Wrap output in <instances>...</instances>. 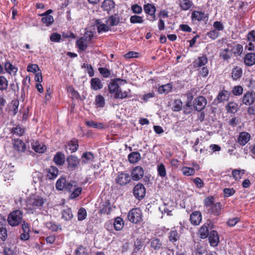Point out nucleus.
I'll list each match as a JSON object with an SVG mask.
<instances>
[{
	"instance_id": "nucleus-1",
	"label": "nucleus",
	"mask_w": 255,
	"mask_h": 255,
	"mask_svg": "<svg viewBox=\"0 0 255 255\" xmlns=\"http://www.w3.org/2000/svg\"><path fill=\"white\" fill-rule=\"evenodd\" d=\"M46 201V199L41 196L31 195L26 201V209L33 213L37 209L43 207Z\"/></svg>"
},
{
	"instance_id": "nucleus-2",
	"label": "nucleus",
	"mask_w": 255,
	"mask_h": 255,
	"mask_svg": "<svg viewBox=\"0 0 255 255\" xmlns=\"http://www.w3.org/2000/svg\"><path fill=\"white\" fill-rule=\"evenodd\" d=\"M124 82L120 79H116L112 80L109 84V90L110 93L114 94V97L116 99H124L128 97V93L130 91L122 92L119 89L120 85L122 84Z\"/></svg>"
},
{
	"instance_id": "nucleus-3",
	"label": "nucleus",
	"mask_w": 255,
	"mask_h": 255,
	"mask_svg": "<svg viewBox=\"0 0 255 255\" xmlns=\"http://www.w3.org/2000/svg\"><path fill=\"white\" fill-rule=\"evenodd\" d=\"M23 220V213L19 210L11 212L7 217L8 224L11 227H16L21 223Z\"/></svg>"
},
{
	"instance_id": "nucleus-4",
	"label": "nucleus",
	"mask_w": 255,
	"mask_h": 255,
	"mask_svg": "<svg viewBox=\"0 0 255 255\" xmlns=\"http://www.w3.org/2000/svg\"><path fill=\"white\" fill-rule=\"evenodd\" d=\"M93 34L91 31H87L84 36L77 40L76 45L79 50L85 51L87 49L93 37Z\"/></svg>"
},
{
	"instance_id": "nucleus-5",
	"label": "nucleus",
	"mask_w": 255,
	"mask_h": 255,
	"mask_svg": "<svg viewBox=\"0 0 255 255\" xmlns=\"http://www.w3.org/2000/svg\"><path fill=\"white\" fill-rule=\"evenodd\" d=\"M65 190L71 193L70 198L73 199L76 198L81 194L82 188L78 186L77 182L70 181L67 183Z\"/></svg>"
},
{
	"instance_id": "nucleus-6",
	"label": "nucleus",
	"mask_w": 255,
	"mask_h": 255,
	"mask_svg": "<svg viewBox=\"0 0 255 255\" xmlns=\"http://www.w3.org/2000/svg\"><path fill=\"white\" fill-rule=\"evenodd\" d=\"M116 183L120 186H125L131 181L129 174L125 172H118L115 179Z\"/></svg>"
},
{
	"instance_id": "nucleus-7",
	"label": "nucleus",
	"mask_w": 255,
	"mask_h": 255,
	"mask_svg": "<svg viewBox=\"0 0 255 255\" xmlns=\"http://www.w3.org/2000/svg\"><path fill=\"white\" fill-rule=\"evenodd\" d=\"M128 217L130 222L137 224L142 220L141 211L138 208L132 209L128 212Z\"/></svg>"
},
{
	"instance_id": "nucleus-8",
	"label": "nucleus",
	"mask_w": 255,
	"mask_h": 255,
	"mask_svg": "<svg viewBox=\"0 0 255 255\" xmlns=\"http://www.w3.org/2000/svg\"><path fill=\"white\" fill-rule=\"evenodd\" d=\"M133 193L134 197L138 199H142L145 195V189L143 184L138 183L133 188Z\"/></svg>"
},
{
	"instance_id": "nucleus-9",
	"label": "nucleus",
	"mask_w": 255,
	"mask_h": 255,
	"mask_svg": "<svg viewBox=\"0 0 255 255\" xmlns=\"http://www.w3.org/2000/svg\"><path fill=\"white\" fill-rule=\"evenodd\" d=\"M144 175V170L143 168L137 166L133 168L131 171V179L134 181H138L141 179Z\"/></svg>"
},
{
	"instance_id": "nucleus-10",
	"label": "nucleus",
	"mask_w": 255,
	"mask_h": 255,
	"mask_svg": "<svg viewBox=\"0 0 255 255\" xmlns=\"http://www.w3.org/2000/svg\"><path fill=\"white\" fill-rule=\"evenodd\" d=\"M255 100V93L254 92H247L242 98L243 104L246 105H251Z\"/></svg>"
},
{
	"instance_id": "nucleus-11",
	"label": "nucleus",
	"mask_w": 255,
	"mask_h": 255,
	"mask_svg": "<svg viewBox=\"0 0 255 255\" xmlns=\"http://www.w3.org/2000/svg\"><path fill=\"white\" fill-rule=\"evenodd\" d=\"M207 104V100L203 96L198 97L195 100V108L198 111H201L204 109Z\"/></svg>"
},
{
	"instance_id": "nucleus-12",
	"label": "nucleus",
	"mask_w": 255,
	"mask_h": 255,
	"mask_svg": "<svg viewBox=\"0 0 255 255\" xmlns=\"http://www.w3.org/2000/svg\"><path fill=\"white\" fill-rule=\"evenodd\" d=\"M94 159V156L91 152H86L84 153L81 157L80 164L84 165L86 164L92 163Z\"/></svg>"
},
{
	"instance_id": "nucleus-13",
	"label": "nucleus",
	"mask_w": 255,
	"mask_h": 255,
	"mask_svg": "<svg viewBox=\"0 0 255 255\" xmlns=\"http://www.w3.org/2000/svg\"><path fill=\"white\" fill-rule=\"evenodd\" d=\"M96 24L99 33L107 32L110 29L109 25L105 22V19L96 20Z\"/></svg>"
},
{
	"instance_id": "nucleus-14",
	"label": "nucleus",
	"mask_w": 255,
	"mask_h": 255,
	"mask_svg": "<svg viewBox=\"0 0 255 255\" xmlns=\"http://www.w3.org/2000/svg\"><path fill=\"white\" fill-rule=\"evenodd\" d=\"M209 241L210 245L212 247H216L219 242V237L216 231H212L209 235Z\"/></svg>"
},
{
	"instance_id": "nucleus-15",
	"label": "nucleus",
	"mask_w": 255,
	"mask_h": 255,
	"mask_svg": "<svg viewBox=\"0 0 255 255\" xmlns=\"http://www.w3.org/2000/svg\"><path fill=\"white\" fill-rule=\"evenodd\" d=\"M222 206L220 202H216L207 211L209 213L212 214L214 216H219L220 215L222 210Z\"/></svg>"
},
{
	"instance_id": "nucleus-16",
	"label": "nucleus",
	"mask_w": 255,
	"mask_h": 255,
	"mask_svg": "<svg viewBox=\"0 0 255 255\" xmlns=\"http://www.w3.org/2000/svg\"><path fill=\"white\" fill-rule=\"evenodd\" d=\"M143 9L145 11V12L151 16L153 18V19L152 20H155V11H156V8L155 6L151 3H147L146 4H144L143 6Z\"/></svg>"
},
{
	"instance_id": "nucleus-17",
	"label": "nucleus",
	"mask_w": 255,
	"mask_h": 255,
	"mask_svg": "<svg viewBox=\"0 0 255 255\" xmlns=\"http://www.w3.org/2000/svg\"><path fill=\"white\" fill-rule=\"evenodd\" d=\"M243 75L242 68L240 66H235L231 71V77L233 80L236 81L240 79Z\"/></svg>"
},
{
	"instance_id": "nucleus-18",
	"label": "nucleus",
	"mask_w": 255,
	"mask_h": 255,
	"mask_svg": "<svg viewBox=\"0 0 255 255\" xmlns=\"http://www.w3.org/2000/svg\"><path fill=\"white\" fill-rule=\"evenodd\" d=\"M201 220L202 215L199 211H195L190 215V221L193 225H199Z\"/></svg>"
},
{
	"instance_id": "nucleus-19",
	"label": "nucleus",
	"mask_w": 255,
	"mask_h": 255,
	"mask_svg": "<svg viewBox=\"0 0 255 255\" xmlns=\"http://www.w3.org/2000/svg\"><path fill=\"white\" fill-rule=\"evenodd\" d=\"M31 146L35 152L40 153H44L46 149V147L43 143L37 141H33L31 143Z\"/></svg>"
},
{
	"instance_id": "nucleus-20",
	"label": "nucleus",
	"mask_w": 255,
	"mask_h": 255,
	"mask_svg": "<svg viewBox=\"0 0 255 255\" xmlns=\"http://www.w3.org/2000/svg\"><path fill=\"white\" fill-rule=\"evenodd\" d=\"M67 161L69 168H75L79 164H80V161L75 156L71 155L67 157Z\"/></svg>"
},
{
	"instance_id": "nucleus-21",
	"label": "nucleus",
	"mask_w": 255,
	"mask_h": 255,
	"mask_svg": "<svg viewBox=\"0 0 255 255\" xmlns=\"http://www.w3.org/2000/svg\"><path fill=\"white\" fill-rule=\"evenodd\" d=\"M91 88L94 90L101 89L103 87V83L99 78H92L90 81Z\"/></svg>"
},
{
	"instance_id": "nucleus-22",
	"label": "nucleus",
	"mask_w": 255,
	"mask_h": 255,
	"mask_svg": "<svg viewBox=\"0 0 255 255\" xmlns=\"http://www.w3.org/2000/svg\"><path fill=\"white\" fill-rule=\"evenodd\" d=\"M251 138L250 134L247 132H242L240 133L238 137V142L242 145H245Z\"/></svg>"
},
{
	"instance_id": "nucleus-23",
	"label": "nucleus",
	"mask_w": 255,
	"mask_h": 255,
	"mask_svg": "<svg viewBox=\"0 0 255 255\" xmlns=\"http://www.w3.org/2000/svg\"><path fill=\"white\" fill-rule=\"evenodd\" d=\"M65 155L61 152H57L54 156L53 161L55 163L59 166L63 165L65 163Z\"/></svg>"
},
{
	"instance_id": "nucleus-24",
	"label": "nucleus",
	"mask_w": 255,
	"mask_h": 255,
	"mask_svg": "<svg viewBox=\"0 0 255 255\" xmlns=\"http://www.w3.org/2000/svg\"><path fill=\"white\" fill-rule=\"evenodd\" d=\"M244 62L248 66L254 65L255 64V53H248L244 58Z\"/></svg>"
},
{
	"instance_id": "nucleus-25",
	"label": "nucleus",
	"mask_w": 255,
	"mask_h": 255,
	"mask_svg": "<svg viewBox=\"0 0 255 255\" xmlns=\"http://www.w3.org/2000/svg\"><path fill=\"white\" fill-rule=\"evenodd\" d=\"M14 149L20 152H23L26 149L25 143L20 139H14L13 142Z\"/></svg>"
},
{
	"instance_id": "nucleus-26",
	"label": "nucleus",
	"mask_w": 255,
	"mask_h": 255,
	"mask_svg": "<svg viewBox=\"0 0 255 255\" xmlns=\"http://www.w3.org/2000/svg\"><path fill=\"white\" fill-rule=\"evenodd\" d=\"M140 154L138 152H132L128 155V159L130 163H135L140 160Z\"/></svg>"
},
{
	"instance_id": "nucleus-27",
	"label": "nucleus",
	"mask_w": 255,
	"mask_h": 255,
	"mask_svg": "<svg viewBox=\"0 0 255 255\" xmlns=\"http://www.w3.org/2000/svg\"><path fill=\"white\" fill-rule=\"evenodd\" d=\"M206 18L204 12L199 11H194L192 13L191 18L193 21H201Z\"/></svg>"
},
{
	"instance_id": "nucleus-28",
	"label": "nucleus",
	"mask_w": 255,
	"mask_h": 255,
	"mask_svg": "<svg viewBox=\"0 0 255 255\" xmlns=\"http://www.w3.org/2000/svg\"><path fill=\"white\" fill-rule=\"evenodd\" d=\"M102 7L104 10L109 11L114 8L115 3L112 0H105Z\"/></svg>"
},
{
	"instance_id": "nucleus-29",
	"label": "nucleus",
	"mask_w": 255,
	"mask_h": 255,
	"mask_svg": "<svg viewBox=\"0 0 255 255\" xmlns=\"http://www.w3.org/2000/svg\"><path fill=\"white\" fill-rule=\"evenodd\" d=\"M193 5V2L190 0H181L179 1V6L183 10H187Z\"/></svg>"
},
{
	"instance_id": "nucleus-30",
	"label": "nucleus",
	"mask_w": 255,
	"mask_h": 255,
	"mask_svg": "<svg viewBox=\"0 0 255 255\" xmlns=\"http://www.w3.org/2000/svg\"><path fill=\"white\" fill-rule=\"evenodd\" d=\"M105 22L110 27L118 25L119 23V18L115 16L112 15L107 18H105Z\"/></svg>"
},
{
	"instance_id": "nucleus-31",
	"label": "nucleus",
	"mask_w": 255,
	"mask_h": 255,
	"mask_svg": "<svg viewBox=\"0 0 255 255\" xmlns=\"http://www.w3.org/2000/svg\"><path fill=\"white\" fill-rule=\"evenodd\" d=\"M85 124L88 127L97 129H102L105 127L102 123H97L92 120L86 121Z\"/></svg>"
},
{
	"instance_id": "nucleus-32",
	"label": "nucleus",
	"mask_w": 255,
	"mask_h": 255,
	"mask_svg": "<svg viewBox=\"0 0 255 255\" xmlns=\"http://www.w3.org/2000/svg\"><path fill=\"white\" fill-rule=\"evenodd\" d=\"M67 183L65 178L61 177L56 182V188L58 190H65Z\"/></svg>"
},
{
	"instance_id": "nucleus-33",
	"label": "nucleus",
	"mask_w": 255,
	"mask_h": 255,
	"mask_svg": "<svg viewBox=\"0 0 255 255\" xmlns=\"http://www.w3.org/2000/svg\"><path fill=\"white\" fill-rule=\"evenodd\" d=\"M4 69L9 74H15L17 71V68L11 64L9 62H6L5 63Z\"/></svg>"
},
{
	"instance_id": "nucleus-34",
	"label": "nucleus",
	"mask_w": 255,
	"mask_h": 255,
	"mask_svg": "<svg viewBox=\"0 0 255 255\" xmlns=\"http://www.w3.org/2000/svg\"><path fill=\"white\" fill-rule=\"evenodd\" d=\"M172 88V86L170 84H167L164 85L159 86L158 89V92L161 94H166L171 92Z\"/></svg>"
},
{
	"instance_id": "nucleus-35",
	"label": "nucleus",
	"mask_w": 255,
	"mask_h": 255,
	"mask_svg": "<svg viewBox=\"0 0 255 255\" xmlns=\"http://www.w3.org/2000/svg\"><path fill=\"white\" fill-rule=\"evenodd\" d=\"M230 93L226 90L220 92L217 96V99L219 102L227 101L230 97Z\"/></svg>"
},
{
	"instance_id": "nucleus-36",
	"label": "nucleus",
	"mask_w": 255,
	"mask_h": 255,
	"mask_svg": "<svg viewBox=\"0 0 255 255\" xmlns=\"http://www.w3.org/2000/svg\"><path fill=\"white\" fill-rule=\"evenodd\" d=\"M204 204L205 208L208 210L214 204H215V198L212 196H208L204 199Z\"/></svg>"
},
{
	"instance_id": "nucleus-37",
	"label": "nucleus",
	"mask_w": 255,
	"mask_h": 255,
	"mask_svg": "<svg viewBox=\"0 0 255 255\" xmlns=\"http://www.w3.org/2000/svg\"><path fill=\"white\" fill-rule=\"evenodd\" d=\"M58 174V170L57 167L51 166L48 169L47 177L50 179H52L57 177Z\"/></svg>"
},
{
	"instance_id": "nucleus-38",
	"label": "nucleus",
	"mask_w": 255,
	"mask_h": 255,
	"mask_svg": "<svg viewBox=\"0 0 255 255\" xmlns=\"http://www.w3.org/2000/svg\"><path fill=\"white\" fill-rule=\"evenodd\" d=\"M179 238V236L175 228L171 229L169 236V241L172 243L177 241Z\"/></svg>"
},
{
	"instance_id": "nucleus-39",
	"label": "nucleus",
	"mask_w": 255,
	"mask_h": 255,
	"mask_svg": "<svg viewBox=\"0 0 255 255\" xmlns=\"http://www.w3.org/2000/svg\"><path fill=\"white\" fill-rule=\"evenodd\" d=\"M41 21L46 26H49L53 22L54 18L52 15L48 14H43Z\"/></svg>"
},
{
	"instance_id": "nucleus-40",
	"label": "nucleus",
	"mask_w": 255,
	"mask_h": 255,
	"mask_svg": "<svg viewBox=\"0 0 255 255\" xmlns=\"http://www.w3.org/2000/svg\"><path fill=\"white\" fill-rule=\"evenodd\" d=\"M62 217L66 221L71 220L73 218L71 210L68 208L63 209L62 212Z\"/></svg>"
},
{
	"instance_id": "nucleus-41",
	"label": "nucleus",
	"mask_w": 255,
	"mask_h": 255,
	"mask_svg": "<svg viewBox=\"0 0 255 255\" xmlns=\"http://www.w3.org/2000/svg\"><path fill=\"white\" fill-rule=\"evenodd\" d=\"M114 227L117 231L121 230L124 227V221L123 219L120 217L116 218L114 223Z\"/></svg>"
},
{
	"instance_id": "nucleus-42",
	"label": "nucleus",
	"mask_w": 255,
	"mask_h": 255,
	"mask_svg": "<svg viewBox=\"0 0 255 255\" xmlns=\"http://www.w3.org/2000/svg\"><path fill=\"white\" fill-rule=\"evenodd\" d=\"M232 55V52L229 48L225 49L220 53V57L225 60L230 59Z\"/></svg>"
},
{
	"instance_id": "nucleus-43",
	"label": "nucleus",
	"mask_w": 255,
	"mask_h": 255,
	"mask_svg": "<svg viewBox=\"0 0 255 255\" xmlns=\"http://www.w3.org/2000/svg\"><path fill=\"white\" fill-rule=\"evenodd\" d=\"M208 60L206 56H203L200 57L195 62L194 66L196 67H201L207 63Z\"/></svg>"
},
{
	"instance_id": "nucleus-44",
	"label": "nucleus",
	"mask_w": 255,
	"mask_h": 255,
	"mask_svg": "<svg viewBox=\"0 0 255 255\" xmlns=\"http://www.w3.org/2000/svg\"><path fill=\"white\" fill-rule=\"evenodd\" d=\"M95 103L97 107L103 108L105 105V99L102 95H98L95 98Z\"/></svg>"
},
{
	"instance_id": "nucleus-45",
	"label": "nucleus",
	"mask_w": 255,
	"mask_h": 255,
	"mask_svg": "<svg viewBox=\"0 0 255 255\" xmlns=\"http://www.w3.org/2000/svg\"><path fill=\"white\" fill-rule=\"evenodd\" d=\"M157 170L158 172V175L163 178L166 176V171L164 165L161 163L157 166Z\"/></svg>"
},
{
	"instance_id": "nucleus-46",
	"label": "nucleus",
	"mask_w": 255,
	"mask_h": 255,
	"mask_svg": "<svg viewBox=\"0 0 255 255\" xmlns=\"http://www.w3.org/2000/svg\"><path fill=\"white\" fill-rule=\"evenodd\" d=\"M161 242L158 239H153L150 242V246L154 250H158L161 247Z\"/></svg>"
},
{
	"instance_id": "nucleus-47",
	"label": "nucleus",
	"mask_w": 255,
	"mask_h": 255,
	"mask_svg": "<svg viewBox=\"0 0 255 255\" xmlns=\"http://www.w3.org/2000/svg\"><path fill=\"white\" fill-rule=\"evenodd\" d=\"M8 83L6 78L3 76H0V90H5L8 87Z\"/></svg>"
},
{
	"instance_id": "nucleus-48",
	"label": "nucleus",
	"mask_w": 255,
	"mask_h": 255,
	"mask_svg": "<svg viewBox=\"0 0 255 255\" xmlns=\"http://www.w3.org/2000/svg\"><path fill=\"white\" fill-rule=\"evenodd\" d=\"M199 234L202 239L206 238L209 235L208 227L205 226H202L199 231Z\"/></svg>"
},
{
	"instance_id": "nucleus-49",
	"label": "nucleus",
	"mask_w": 255,
	"mask_h": 255,
	"mask_svg": "<svg viewBox=\"0 0 255 255\" xmlns=\"http://www.w3.org/2000/svg\"><path fill=\"white\" fill-rule=\"evenodd\" d=\"M181 171L183 175L185 176H191L194 174L195 169L193 168L184 166L181 168Z\"/></svg>"
},
{
	"instance_id": "nucleus-50",
	"label": "nucleus",
	"mask_w": 255,
	"mask_h": 255,
	"mask_svg": "<svg viewBox=\"0 0 255 255\" xmlns=\"http://www.w3.org/2000/svg\"><path fill=\"white\" fill-rule=\"evenodd\" d=\"M67 146L72 152H75L78 147V141L76 139L71 140L68 144Z\"/></svg>"
},
{
	"instance_id": "nucleus-51",
	"label": "nucleus",
	"mask_w": 255,
	"mask_h": 255,
	"mask_svg": "<svg viewBox=\"0 0 255 255\" xmlns=\"http://www.w3.org/2000/svg\"><path fill=\"white\" fill-rule=\"evenodd\" d=\"M238 105L234 102H230L227 107V111L231 113H235L237 111Z\"/></svg>"
},
{
	"instance_id": "nucleus-52",
	"label": "nucleus",
	"mask_w": 255,
	"mask_h": 255,
	"mask_svg": "<svg viewBox=\"0 0 255 255\" xmlns=\"http://www.w3.org/2000/svg\"><path fill=\"white\" fill-rule=\"evenodd\" d=\"M143 18L138 15H132L130 17V22L131 23H142L143 22Z\"/></svg>"
},
{
	"instance_id": "nucleus-53",
	"label": "nucleus",
	"mask_w": 255,
	"mask_h": 255,
	"mask_svg": "<svg viewBox=\"0 0 255 255\" xmlns=\"http://www.w3.org/2000/svg\"><path fill=\"white\" fill-rule=\"evenodd\" d=\"M87 216V212L85 209L81 208L79 210L78 212V219L79 221L84 220Z\"/></svg>"
},
{
	"instance_id": "nucleus-54",
	"label": "nucleus",
	"mask_w": 255,
	"mask_h": 255,
	"mask_svg": "<svg viewBox=\"0 0 255 255\" xmlns=\"http://www.w3.org/2000/svg\"><path fill=\"white\" fill-rule=\"evenodd\" d=\"M182 107V103L180 100H177L174 101L172 109L174 111H180Z\"/></svg>"
},
{
	"instance_id": "nucleus-55",
	"label": "nucleus",
	"mask_w": 255,
	"mask_h": 255,
	"mask_svg": "<svg viewBox=\"0 0 255 255\" xmlns=\"http://www.w3.org/2000/svg\"><path fill=\"white\" fill-rule=\"evenodd\" d=\"M11 104L12 105L10 107V110L12 112L13 115H15L18 111L19 102L17 101H12Z\"/></svg>"
},
{
	"instance_id": "nucleus-56",
	"label": "nucleus",
	"mask_w": 255,
	"mask_h": 255,
	"mask_svg": "<svg viewBox=\"0 0 255 255\" xmlns=\"http://www.w3.org/2000/svg\"><path fill=\"white\" fill-rule=\"evenodd\" d=\"M111 211V207L110 204L107 203V204L103 206V208L101 210V213L104 214H109L110 213Z\"/></svg>"
},
{
	"instance_id": "nucleus-57",
	"label": "nucleus",
	"mask_w": 255,
	"mask_h": 255,
	"mask_svg": "<svg viewBox=\"0 0 255 255\" xmlns=\"http://www.w3.org/2000/svg\"><path fill=\"white\" fill-rule=\"evenodd\" d=\"M247 40L249 43H255V30L250 31L247 35Z\"/></svg>"
},
{
	"instance_id": "nucleus-58",
	"label": "nucleus",
	"mask_w": 255,
	"mask_h": 255,
	"mask_svg": "<svg viewBox=\"0 0 255 255\" xmlns=\"http://www.w3.org/2000/svg\"><path fill=\"white\" fill-rule=\"evenodd\" d=\"M243 92V89L241 86H235L233 89V93L236 96L241 95Z\"/></svg>"
},
{
	"instance_id": "nucleus-59",
	"label": "nucleus",
	"mask_w": 255,
	"mask_h": 255,
	"mask_svg": "<svg viewBox=\"0 0 255 255\" xmlns=\"http://www.w3.org/2000/svg\"><path fill=\"white\" fill-rule=\"evenodd\" d=\"M27 70L29 72L36 73L39 71V68L37 64H31L27 66Z\"/></svg>"
},
{
	"instance_id": "nucleus-60",
	"label": "nucleus",
	"mask_w": 255,
	"mask_h": 255,
	"mask_svg": "<svg viewBox=\"0 0 255 255\" xmlns=\"http://www.w3.org/2000/svg\"><path fill=\"white\" fill-rule=\"evenodd\" d=\"M7 236V230L4 227L0 228V238L2 241H4Z\"/></svg>"
},
{
	"instance_id": "nucleus-61",
	"label": "nucleus",
	"mask_w": 255,
	"mask_h": 255,
	"mask_svg": "<svg viewBox=\"0 0 255 255\" xmlns=\"http://www.w3.org/2000/svg\"><path fill=\"white\" fill-rule=\"evenodd\" d=\"M75 254L76 255H87L86 248L82 246L77 248L75 251Z\"/></svg>"
},
{
	"instance_id": "nucleus-62",
	"label": "nucleus",
	"mask_w": 255,
	"mask_h": 255,
	"mask_svg": "<svg viewBox=\"0 0 255 255\" xmlns=\"http://www.w3.org/2000/svg\"><path fill=\"white\" fill-rule=\"evenodd\" d=\"M131 9L133 13L140 14L142 12V7L138 4H133L131 6Z\"/></svg>"
},
{
	"instance_id": "nucleus-63",
	"label": "nucleus",
	"mask_w": 255,
	"mask_h": 255,
	"mask_svg": "<svg viewBox=\"0 0 255 255\" xmlns=\"http://www.w3.org/2000/svg\"><path fill=\"white\" fill-rule=\"evenodd\" d=\"M12 132L13 134H16L18 135H21L24 132V130L21 127L17 126L16 127L13 128Z\"/></svg>"
},
{
	"instance_id": "nucleus-64",
	"label": "nucleus",
	"mask_w": 255,
	"mask_h": 255,
	"mask_svg": "<svg viewBox=\"0 0 255 255\" xmlns=\"http://www.w3.org/2000/svg\"><path fill=\"white\" fill-rule=\"evenodd\" d=\"M100 73L103 75L104 77L107 78L110 75V71L106 68L101 67L99 68Z\"/></svg>"
}]
</instances>
